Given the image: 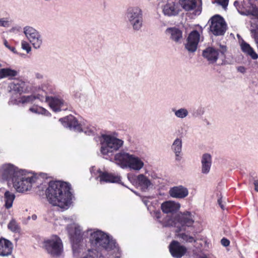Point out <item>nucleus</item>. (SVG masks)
<instances>
[{"mask_svg": "<svg viewBox=\"0 0 258 258\" xmlns=\"http://www.w3.org/2000/svg\"><path fill=\"white\" fill-rule=\"evenodd\" d=\"M71 185L60 181H50L46 190L49 202L53 206L67 208L72 203L73 195Z\"/></svg>", "mask_w": 258, "mask_h": 258, "instance_id": "obj_1", "label": "nucleus"}, {"mask_svg": "<svg viewBox=\"0 0 258 258\" xmlns=\"http://www.w3.org/2000/svg\"><path fill=\"white\" fill-rule=\"evenodd\" d=\"M90 240L92 244L104 248L107 251L115 253L114 258H120L119 248L115 240L103 231L97 230L91 233Z\"/></svg>", "mask_w": 258, "mask_h": 258, "instance_id": "obj_2", "label": "nucleus"}, {"mask_svg": "<svg viewBox=\"0 0 258 258\" xmlns=\"http://www.w3.org/2000/svg\"><path fill=\"white\" fill-rule=\"evenodd\" d=\"M114 160L115 163L122 169L129 168L135 171H140L144 166V163L140 158L124 151L116 153Z\"/></svg>", "mask_w": 258, "mask_h": 258, "instance_id": "obj_3", "label": "nucleus"}, {"mask_svg": "<svg viewBox=\"0 0 258 258\" xmlns=\"http://www.w3.org/2000/svg\"><path fill=\"white\" fill-rule=\"evenodd\" d=\"M123 144L124 141L121 139L111 135H103L100 141V152L107 158V157H110L119 150Z\"/></svg>", "mask_w": 258, "mask_h": 258, "instance_id": "obj_4", "label": "nucleus"}, {"mask_svg": "<svg viewBox=\"0 0 258 258\" xmlns=\"http://www.w3.org/2000/svg\"><path fill=\"white\" fill-rule=\"evenodd\" d=\"M194 223L192 216L189 212L178 214L174 219L168 217L162 222L163 227L174 226L179 232L186 231V227H191Z\"/></svg>", "mask_w": 258, "mask_h": 258, "instance_id": "obj_5", "label": "nucleus"}, {"mask_svg": "<svg viewBox=\"0 0 258 258\" xmlns=\"http://www.w3.org/2000/svg\"><path fill=\"white\" fill-rule=\"evenodd\" d=\"M37 177L31 173H26L21 170L16 178L13 179V185L17 192H24L31 189L32 184L36 181Z\"/></svg>", "mask_w": 258, "mask_h": 258, "instance_id": "obj_6", "label": "nucleus"}, {"mask_svg": "<svg viewBox=\"0 0 258 258\" xmlns=\"http://www.w3.org/2000/svg\"><path fill=\"white\" fill-rule=\"evenodd\" d=\"M125 15L128 23L134 31H138L141 30L143 26V14L140 7H128Z\"/></svg>", "mask_w": 258, "mask_h": 258, "instance_id": "obj_7", "label": "nucleus"}, {"mask_svg": "<svg viewBox=\"0 0 258 258\" xmlns=\"http://www.w3.org/2000/svg\"><path fill=\"white\" fill-rule=\"evenodd\" d=\"M254 0H243L241 5L237 1L234 3L238 12L243 15H251V22L258 23V9L254 3Z\"/></svg>", "mask_w": 258, "mask_h": 258, "instance_id": "obj_8", "label": "nucleus"}, {"mask_svg": "<svg viewBox=\"0 0 258 258\" xmlns=\"http://www.w3.org/2000/svg\"><path fill=\"white\" fill-rule=\"evenodd\" d=\"M44 246L47 252L54 257H59L63 251L62 241L57 235H53L45 240Z\"/></svg>", "mask_w": 258, "mask_h": 258, "instance_id": "obj_9", "label": "nucleus"}, {"mask_svg": "<svg viewBox=\"0 0 258 258\" xmlns=\"http://www.w3.org/2000/svg\"><path fill=\"white\" fill-rule=\"evenodd\" d=\"M59 121L61 122L64 127L75 132H84L85 134L89 136L94 134L95 132V128L94 127H89L86 129L83 128L82 125L79 123L77 119L72 115L60 118Z\"/></svg>", "mask_w": 258, "mask_h": 258, "instance_id": "obj_10", "label": "nucleus"}, {"mask_svg": "<svg viewBox=\"0 0 258 258\" xmlns=\"http://www.w3.org/2000/svg\"><path fill=\"white\" fill-rule=\"evenodd\" d=\"M227 51V47L224 45H220L219 48L217 49L209 47L203 51V56L210 62L214 63L219 57L221 58L222 60L225 59Z\"/></svg>", "mask_w": 258, "mask_h": 258, "instance_id": "obj_11", "label": "nucleus"}, {"mask_svg": "<svg viewBox=\"0 0 258 258\" xmlns=\"http://www.w3.org/2000/svg\"><path fill=\"white\" fill-rule=\"evenodd\" d=\"M210 31L215 36L224 35L226 29L227 25L224 19L219 15H215L212 17L209 21Z\"/></svg>", "mask_w": 258, "mask_h": 258, "instance_id": "obj_12", "label": "nucleus"}, {"mask_svg": "<svg viewBox=\"0 0 258 258\" xmlns=\"http://www.w3.org/2000/svg\"><path fill=\"white\" fill-rule=\"evenodd\" d=\"M21 170L11 164H4L0 168V178L13 182Z\"/></svg>", "mask_w": 258, "mask_h": 258, "instance_id": "obj_13", "label": "nucleus"}, {"mask_svg": "<svg viewBox=\"0 0 258 258\" xmlns=\"http://www.w3.org/2000/svg\"><path fill=\"white\" fill-rule=\"evenodd\" d=\"M24 33L26 37L35 49L39 48L42 43V36L39 32L31 26L24 28Z\"/></svg>", "mask_w": 258, "mask_h": 258, "instance_id": "obj_14", "label": "nucleus"}, {"mask_svg": "<svg viewBox=\"0 0 258 258\" xmlns=\"http://www.w3.org/2000/svg\"><path fill=\"white\" fill-rule=\"evenodd\" d=\"M70 239L72 241V249L74 254L80 252L78 243L81 240L82 236V229L79 226H75L68 231Z\"/></svg>", "mask_w": 258, "mask_h": 258, "instance_id": "obj_15", "label": "nucleus"}, {"mask_svg": "<svg viewBox=\"0 0 258 258\" xmlns=\"http://www.w3.org/2000/svg\"><path fill=\"white\" fill-rule=\"evenodd\" d=\"M200 38L198 31L194 30L189 33L184 44L185 48L189 53H194L197 50Z\"/></svg>", "mask_w": 258, "mask_h": 258, "instance_id": "obj_16", "label": "nucleus"}, {"mask_svg": "<svg viewBox=\"0 0 258 258\" xmlns=\"http://www.w3.org/2000/svg\"><path fill=\"white\" fill-rule=\"evenodd\" d=\"M44 100L48 103L51 108L55 112L66 110L68 109V104L61 98L46 96L44 97Z\"/></svg>", "mask_w": 258, "mask_h": 258, "instance_id": "obj_17", "label": "nucleus"}, {"mask_svg": "<svg viewBox=\"0 0 258 258\" xmlns=\"http://www.w3.org/2000/svg\"><path fill=\"white\" fill-rule=\"evenodd\" d=\"M180 204L173 201H166L161 205V209L164 213L171 214V216L167 215L164 220L168 219V217L173 219L177 216L175 213L179 210Z\"/></svg>", "mask_w": 258, "mask_h": 258, "instance_id": "obj_18", "label": "nucleus"}, {"mask_svg": "<svg viewBox=\"0 0 258 258\" xmlns=\"http://www.w3.org/2000/svg\"><path fill=\"white\" fill-rule=\"evenodd\" d=\"M169 251L171 255L175 258H181L187 251L185 246L182 245L176 240H173L169 245Z\"/></svg>", "mask_w": 258, "mask_h": 258, "instance_id": "obj_19", "label": "nucleus"}, {"mask_svg": "<svg viewBox=\"0 0 258 258\" xmlns=\"http://www.w3.org/2000/svg\"><path fill=\"white\" fill-rule=\"evenodd\" d=\"M13 248L11 241L3 237L0 238V256L9 257L12 253Z\"/></svg>", "mask_w": 258, "mask_h": 258, "instance_id": "obj_20", "label": "nucleus"}, {"mask_svg": "<svg viewBox=\"0 0 258 258\" xmlns=\"http://www.w3.org/2000/svg\"><path fill=\"white\" fill-rule=\"evenodd\" d=\"M178 5L175 0H168L163 8L164 14L168 16H175L178 14Z\"/></svg>", "mask_w": 258, "mask_h": 258, "instance_id": "obj_21", "label": "nucleus"}, {"mask_svg": "<svg viewBox=\"0 0 258 258\" xmlns=\"http://www.w3.org/2000/svg\"><path fill=\"white\" fill-rule=\"evenodd\" d=\"M169 194L172 198L183 199L188 196V190L187 188L179 185L171 188L169 190Z\"/></svg>", "mask_w": 258, "mask_h": 258, "instance_id": "obj_22", "label": "nucleus"}, {"mask_svg": "<svg viewBox=\"0 0 258 258\" xmlns=\"http://www.w3.org/2000/svg\"><path fill=\"white\" fill-rule=\"evenodd\" d=\"M166 34L169 35L170 39L176 43L180 44L183 39L182 32L176 27L168 28L166 30Z\"/></svg>", "mask_w": 258, "mask_h": 258, "instance_id": "obj_23", "label": "nucleus"}, {"mask_svg": "<svg viewBox=\"0 0 258 258\" xmlns=\"http://www.w3.org/2000/svg\"><path fill=\"white\" fill-rule=\"evenodd\" d=\"M171 150L175 154V159L177 161H179L182 158V142L180 138H176L171 146Z\"/></svg>", "mask_w": 258, "mask_h": 258, "instance_id": "obj_24", "label": "nucleus"}, {"mask_svg": "<svg viewBox=\"0 0 258 258\" xmlns=\"http://www.w3.org/2000/svg\"><path fill=\"white\" fill-rule=\"evenodd\" d=\"M201 163L202 173L204 174H208L212 165V157L210 154L208 153L203 154L201 159Z\"/></svg>", "mask_w": 258, "mask_h": 258, "instance_id": "obj_25", "label": "nucleus"}, {"mask_svg": "<svg viewBox=\"0 0 258 258\" xmlns=\"http://www.w3.org/2000/svg\"><path fill=\"white\" fill-rule=\"evenodd\" d=\"M100 181L112 183H120V177L106 172H100L98 176Z\"/></svg>", "mask_w": 258, "mask_h": 258, "instance_id": "obj_26", "label": "nucleus"}, {"mask_svg": "<svg viewBox=\"0 0 258 258\" xmlns=\"http://www.w3.org/2000/svg\"><path fill=\"white\" fill-rule=\"evenodd\" d=\"M10 88L19 94L26 93L28 90L27 84L21 80H17L11 83Z\"/></svg>", "mask_w": 258, "mask_h": 258, "instance_id": "obj_27", "label": "nucleus"}, {"mask_svg": "<svg viewBox=\"0 0 258 258\" xmlns=\"http://www.w3.org/2000/svg\"><path fill=\"white\" fill-rule=\"evenodd\" d=\"M176 235L180 239V241L184 243H192L196 242L197 240V238L191 235H189L188 231H183L182 232L178 231V229L175 231Z\"/></svg>", "mask_w": 258, "mask_h": 258, "instance_id": "obj_28", "label": "nucleus"}, {"mask_svg": "<svg viewBox=\"0 0 258 258\" xmlns=\"http://www.w3.org/2000/svg\"><path fill=\"white\" fill-rule=\"evenodd\" d=\"M241 50L246 55L249 56L252 59H256L258 54L255 52L253 48L246 42L243 41L240 44Z\"/></svg>", "mask_w": 258, "mask_h": 258, "instance_id": "obj_29", "label": "nucleus"}, {"mask_svg": "<svg viewBox=\"0 0 258 258\" xmlns=\"http://www.w3.org/2000/svg\"><path fill=\"white\" fill-rule=\"evenodd\" d=\"M36 100L43 102L44 101V97L40 94L23 96L21 97L19 102L23 104L32 103Z\"/></svg>", "mask_w": 258, "mask_h": 258, "instance_id": "obj_30", "label": "nucleus"}, {"mask_svg": "<svg viewBox=\"0 0 258 258\" xmlns=\"http://www.w3.org/2000/svg\"><path fill=\"white\" fill-rule=\"evenodd\" d=\"M137 180L144 191L147 190L152 185L150 179L143 174H139L137 177Z\"/></svg>", "mask_w": 258, "mask_h": 258, "instance_id": "obj_31", "label": "nucleus"}, {"mask_svg": "<svg viewBox=\"0 0 258 258\" xmlns=\"http://www.w3.org/2000/svg\"><path fill=\"white\" fill-rule=\"evenodd\" d=\"M18 72L9 68H3L0 69V79L8 78L12 79L17 76Z\"/></svg>", "mask_w": 258, "mask_h": 258, "instance_id": "obj_32", "label": "nucleus"}, {"mask_svg": "<svg viewBox=\"0 0 258 258\" xmlns=\"http://www.w3.org/2000/svg\"><path fill=\"white\" fill-rule=\"evenodd\" d=\"M5 207L7 209L12 207L13 202L15 199V195L13 192L7 190L4 194Z\"/></svg>", "mask_w": 258, "mask_h": 258, "instance_id": "obj_33", "label": "nucleus"}, {"mask_svg": "<svg viewBox=\"0 0 258 258\" xmlns=\"http://www.w3.org/2000/svg\"><path fill=\"white\" fill-rule=\"evenodd\" d=\"M179 3L182 8L186 11L194 9L197 5L196 0H179Z\"/></svg>", "mask_w": 258, "mask_h": 258, "instance_id": "obj_34", "label": "nucleus"}, {"mask_svg": "<svg viewBox=\"0 0 258 258\" xmlns=\"http://www.w3.org/2000/svg\"><path fill=\"white\" fill-rule=\"evenodd\" d=\"M250 32L258 49V23L251 22Z\"/></svg>", "mask_w": 258, "mask_h": 258, "instance_id": "obj_35", "label": "nucleus"}, {"mask_svg": "<svg viewBox=\"0 0 258 258\" xmlns=\"http://www.w3.org/2000/svg\"><path fill=\"white\" fill-rule=\"evenodd\" d=\"M172 111L174 113L175 116L176 117L180 119L184 118L188 115V111L185 108H180L178 109L172 108Z\"/></svg>", "mask_w": 258, "mask_h": 258, "instance_id": "obj_36", "label": "nucleus"}, {"mask_svg": "<svg viewBox=\"0 0 258 258\" xmlns=\"http://www.w3.org/2000/svg\"><path fill=\"white\" fill-rule=\"evenodd\" d=\"M8 228L14 233H19L21 230L20 226L14 219H12L8 224Z\"/></svg>", "mask_w": 258, "mask_h": 258, "instance_id": "obj_37", "label": "nucleus"}, {"mask_svg": "<svg viewBox=\"0 0 258 258\" xmlns=\"http://www.w3.org/2000/svg\"><path fill=\"white\" fill-rule=\"evenodd\" d=\"M29 110L32 112L37 114H41L45 115H48L49 114V112L47 110L41 107L34 106L31 107L29 109Z\"/></svg>", "mask_w": 258, "mask_h": 258, "instance_id": "obj_38", "label": "nucleus"}, {"mask_svg": "<svg viewBox=\"0 0 258 258\" xmlns=\"http://www.w3.org/2000/svg\"><path fill=\"white\" fill-rule=\"evenodd\" d=\"M83 258H105V257L99 252H91Z\"/></svg>", "mask_w": 258, "mask_h": 258, "instance_id": "obj_39", "label": "nucleus"}, {"mask_svg": "<svg viewBox=\"0 0 258 258\" xmlns=\"http://www.w3.org/2000/svg\"><path fill=\"white\" fill-rule=\"evenodd\" d=\"M229 0H215L214 3H216L218 5L221 6L222 7L226 10L228 5Z\"/></svg>", "mask_w": 258, "mask_h": 258, "instance_id": "obj_40", "label": "nucleus"}, {"mask_svg": "<svg viewBox=\"0 0 258 258\" xmlns=\"http://www.w3.org/2000/svg\"><path fill=\"white\" fill-rule=\"evenodd\" d=\"M204 109L202 108H199L195 110L192 113V115L195 117H198L203 115L204 113Z\"/></svg>", "mask_w": 258, "mask_h": 258, "instance_id": "obj_41", "label": "nucleus"}, {"mask_svg": "<svg viewBox=\"0 0 258 258\" xmlns=\"http://www.w3.org/2000/svg\"><path fill=\"white\" fill-rule=\"evenodd\" d=\"M21 45L22 49L26 50L27 53L31 51V47L27 42L22 41L21 42Z\"/></svg>", "mask_w": 258, "mask_h": 258, "instance_id": "obj_42", "label": "nucleus"}, {"mask_svg": "<svg viewBox=\"0 0 258 258\" xmlns=\"http://www.w3.org/2000/svg\"><path fill=\"white\" fill-rule=\"evenodd\" d=\"M10 25V22L6 18L0 19V27H9Z\"/></svg>", "mask_w": 258, "mask_h": 258, "instance_id": "obj_43", "label": "nucleus"}, {"mask_svg": "<svg viewBox=\"0 0 258 258\" xmlns=\"http://www.w3.org/2000/svg\"><path fill=\"white\" fill-rule=\"evenodd\" d=\"M154 217L158 219L159 222L162 224L163 225L162 222L163 221V220L166 218V217H164L162 220H160V218H161V213L159 211H155L154 212Z\"/></svg>", "mask_w": 258, "mask_h": 258, "instance_id": "obj_44", "label": "nucleus"}, {"mask_svg": "<svg viewBox=\"0 0 258 258\" xmlns=\"http://www.w3.org/2000/svg\"><path fill=\"white\" fill-rule=\"evenodd\" d=\"M221 243L223 246L227 247L229 245L230 241L226 238H223L221 240Z\"/></svg>", "mask_w": 258, "mask_h": 258, "instance_id": "obj_45", "label": "nucleus"}, {"mask_svg": "<svg viewBox=\"0 0 258 258\" xmlns=\"http://www.w3.org/2000/svg\"><path fill=\"white\" fill-rule=\"evenodd\" d=\"M4 45H5V46L6 47H7L8 49H9L11 51H12V52H13L14 53H16V51H15V48L14 47H11V46H10V45L9 44L8 41L5 40L4 41Z\"/></svg>", "mask_w": 258, "mask_h": 258, "instance_id": "obj_46", "label": "nucleus"}, {"mask_svg": "<svg viewBox=\"0 0 258 258\" xmlns=\"http://www.w3.org/2000/svg\"><path fill=\"white\" fill-rule=\"evenodd\" d=\"M236 69L238 72H239L242 74H245L246 73V69L243 66H239V67H237Z\"/></svg>", "mask_w": 258, "mask_h": 258, "instance_id": "obj_47", "label": "nucleus"}, {"mask_svg": "<svg viewBox=\"0 0 258 258\" xmlns=\"http://www.w3.org/2000/svg\"><path fill=\"white\" fill-rule=\"evenodd\" d=\"M218 203L219 206H220L221 208L223 210L224 209L225 206L222 203V198H220L218 200Z\"/></svg>", "mask_w": 258, "mask_h": 258, "instance_id": "obj_48", "label": "nucleus"}, {"mask_svg": "<svg viewBox=\"0 0 258 258\" xmlns=\"http://www.w3.org/2000/svg\"><path fill=\"white\" fill-rule=\"evenodd\" d=\"M35 77L37 79L41 80V79H43V76L40 73H37L35 74Z\"/></svg>", "mask_w": 258, "mask_h": 258, "instance_id": "obj_49", "label": "nucleus"}, {"mask_svg": "<svg viewBox=\"0 0 258 258\" xmlns=\"http://www.w3.org/2000/svg\"><path fill=\"white\" fill-rule=\"evenodd\" d=\"M254 189L258 192V180H255L253 182Z\"/></svg>", "mask_w": 258, "mask_h": 258, "instance_id": "obj_50", "label": "nucleus"}, {"mask_svg": "<svg viewBox=\"0 0 258 258\" xmlns=\"http://www.w3.org/2000/svg\"><path fill=\"white\" fill-rule=\"evenodd\" d=\"M32 219L33 220H35L36 219H37V216L36 215H33L32 216Z\"/></svg>", "mask_w": 258, "mask_h": 258, "instance_id": "obj_51", "label": "nucleus"}, {"mask_svg": "<svg viewBox=\"0 0 258 258\" xmlns=\"http://www.w3.org/2000/svg\"><path fill=\"white\" fill-rule=\"evenodd\" d=\"M75 97H76V98L80 97V94H78V93H76L75 95Z\"/></svg>", "mask_w": 258, "mask_h": 258, "instance_id": "obj_52", "label": "nucleus"}, {"mask_svg": "<svg viewBox=\"0 0 258 258\" xmlns=\"http://www.w3.org/2000/svg\"><path fill=\"white\" fill-rule=\"evenodd\" d=\"M2 67V64L0 63V68Z\"/></svg>", "mask_w": 258, "mask_h": 258, "instance_id": "obj_53", "label": "nucleus"}]
</instances>
